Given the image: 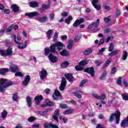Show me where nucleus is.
<instances>
[{"instance_id": "44", "label": "nucleus", "mask_w": 128, "mask_h": 128, "mask_svg": "<svg viewBox=\"0 0 128 128\" xmlns=\"http://www.w3.org/2000/svg\"><path fill=\"white\" fill-rule=\"evenodd\" d=\"M38 114H40V116H46V114L47 112L46 111L42 112V111H38L37 112Z\"/></svg>"}, {"instance_id": "19", "label": "nucleus", "mask_w": 128, "mask_h": 128, "mask_svg": "<svg viewBox=\"0 0 128 128\" xmlns=\"http://www.w3.org/2000/svg\"><path fill=\"white\" fill-rule=\"evenodd\" d=\"M8 72H10V69L8 68H3L0 69V74L2 76H6V74Z\"/></svg>"}, {"instance_id": "1", "label": "nucleus", "mask_w": 128, "mask_h": 128, "mask_svg": "<svg viewBox=\"0 0 128 128\" xmlns=\"http://www.w3.org/2000/svg\"><path fill=\"white\" fill-rule=\"evenodd\" d=\"M64 44L60 42L52 44L50 46V50L49 48H44L45 55L48 56L50 54V52H55L56 54H58V52L56 50V48H57L58 50L60 52L62 50V48H64Z\"/></svg>"}, {"instance_id": "13", "label": "nucleus", "mask_w": 128, "mask_h": 128, "mask_svg": "<svg viewBox=\"0 0 128 128\" xmlns=\"http://www.w3.org/2000/svg\"><path fill=\"white\" fill-rule=\"evenodd\" d=\"M40 14L38 12H28L25 14V16H29V18H32L33 16H38Z\"/></svg>"}, {"instance_id": "8", "label": "nucleus", "mask_w": 128, "mask_h": 128, "mask_svg": "<svg viewBox=\"0 0 128 128\" xmlns=\"http://www.w3.org/2000/svg\"><path fill=\"white\" fill-rule=\"evenodd\" d=\"M84 72L90 74L92 76H94V70L92 67L86 68L84 70Z\"/></svg>"}, {"instance_id": "41", "label": "nucleus", "mask_w": 128, "mask_h": 128, "mask_svg": "<svg viewBox=\"0 0 128 128\" xmlns=\"http://www.w3.org/2000/svg\"><path fill=\"white\" fill-rule=\"evenodd\" d=\"M110 62H112V58H110L105 62V64H104V67L106 68V66H108L110 64Z\"/></svg>"}, {"instance_id": "22", "label": "nucleus", "mask_w": 128, "mask_h": 128, "mask_svg": "<svg viewBox=\"0 0 128 128\" xmlns=\"http://www.w3.org/2000/svg\"><path fill=\"white\" fill-rule=\"evenodd\" d=\"M11 8H12L14 12H18V10H20V8H18V5H16V4H12L11 6Z\"/></svg>"}, {"instance_id": "23", "label": "nucleus", "mask_w": 128, "mask_h": 128, "mask_svg": "<svg viewBox=\"0 0 128 128\" xmlns=\"http://www.w3.org/2000/svg\"><path fill=\"white\" fill-rule=\"evenodd\" d=\"M46 38H48V40H50L52 38V30H49L47 31L46 33Z\"/></svg>"}, {"instance_id": "40", "label": "nucleus", "mask_w": 128, "mask_h": 128, "mask_svg": "<svg viewBox=\"0 0 128 128\" xmlns=\"http://www.w3.org/2000/svg\"><path fill=\"white\" fill-rule=\"evenodd\" d=\"M96 22H94L92 23V24H93L94 28H98V24H100V20H99V19H98Z\"/></svg>"}, {"instance_id": "52", "label": "nucleus", "mask_w": 128, "mask_h": 128, "mask_svg": "<svg viewBox=\"0 0 128 128\" xmlns=\"http://www.w3.org/2000/svg\"><path fill=\"white\" fill-rule=\"evenodd\" d=\"M74 94L78 98H82V94H78V92H74Z\"/></svg>"}, {"instance_id": "39", "label": "nucleus", "mask_w": 128, "mask_h": 128, "mask_svg": "<svg viewBox=\"0 0 128 128\" xmlns=\"http://www.w3.org/2000/svg\"><path fill=\"white\" fill-rule=\"evenodd\" d=\"M122 96L124 100H128V95L127 94L124 93L122 94Z\"/></svg>"}, {"instance_id": "48", "label": "nucleus", "mask_w": 128, "mask_h": 128, "mask_svg": "<svg viewBox=\"0 0 128 128\" xmlns=\"http://www.w3.org/2000/svg\"><path fill=\"white\" fill-rule=\"evenodd\" d=\"M35 120H36V118H34V116H31L28 119V120L30 122H34Z\"/></svg>"}, {"instance_id": "56", "label": "nucleus", "mask_w": 128, "mask_h": 128, "mask_svg": "<svg viewBox=\"0 0 128 128\" xmlns=\"http://www.w3.org/2000/svg\"><path fill=\"white\" fill-rule=\"evenodd\" d=\"M122 77L119 78L117 80V84H118V86H122Z\"/></svg>"}, {"instance_id": "63", "label": "nucleus", "mask_w": 128, "mask_h": 128, "mask_svg": "<svg viewBox=\"0 0 128 128\" xmlns=\"http://www.w3.org/2000/svg\"><path fill=\"white\" fill-rule=\"evenodd\" d=\"M12 28H14V26H10L8 29H6L7 32H10V31L12 30Z\"/></svg>"}, {"instance_id": "14", "label": "nucleus", "mask_w": 128, "mask_h": 128, "mask_svg": "<svg viewBox=\"0 0 128 128\" xmlns=\"http://www.w3.org/2000/svg\"><path fill=\"white\" fill-rule=\"evenodd\" d=\"M122 128H128V116L120 124Z\"/></svg>"}, {"instance_id": "29", "label": "nucleus", "mask_w": 128, "mask_h": 128, "mask_svg": "<svg viewBox=\"0 0 128 128\" xmlns=\"http://www.w3.org/2000/svg\"><path fill=\"white\" fill-rule=\"evenodd\" d=\"M68 66H70V63L68 61H65L61 64V66L64 68H68Z\"/></svg>"}, {"instance_id": "27", "label": "nucleus", "mask_w": 128, "mask_h": 128, "mask_svg": "<svg viewBox=\"0 0 128 128\" xmlns=\"http://www.w3.org/2000/svg\"><path fill=\"white\" fill-rule=\"evenodd\" d=\"M106 74L107 72L106 70H104L103 73L101 75L100 80H104V78H106Z\"/></svg>"}, {"instance_id": "46", "label": "nucleus", "mask_w": 128, "mask_h": 128, "mask_svg": "<svg viewBox=\"0 0 128 128\" xmlns=\"http://www.w3.org/2000/svg\"><path fill=\"white\" fill-rule=\"evenodd\" d=\"M56 14L54 13H51L50 16V20H54V16Z\"/></svg>"}, {"instance_id": "11", "label": "nucleus", "mask_w": 128, "mask_h": 128, "mask_svg": "<svg viewBox=\"0 0 128 128\" xmlns=\"http://www.w3.org/2000/svg\"><path fill=\"white\" fill-rule=\"evenodd\" d=\"M48 58L51 62L56 63L58 62V58L54 56L52 54L48 55Z\"/></svg>"}, {"instance_id": "12", "label": "nucleus", "mask_w": 128, "mask_h": 128, "mask_svg": "<svg viewBox=\"0 0 128 128\" xmlns=\"http://www.w3.org/2000/svg\"><path fill=\"white\" fill-rule=\"evenodd\" d=\"M42 96V95L38 96L34 98V100L36 102V106H38L40 104L41 100H43Z\"/></svg>"}, {"instance_id": "59", "label": "nucleus", "mask_w": 128, "mask_h": 128, "mask_svg": "<svg viewBox=\"0 0 128 128\" xmlns=\"http://www.w3.org/2000/svg\"><path fill=\"white\" fill-rule=\"evenodd\" d=\"M110 16H108L104 18V22H109L110 20Z\"/></svg>"}, {"instance_id": "58", "label": "nucleus", "mask_w": 128, "mask_h": 128, "mask_svg": "<svg viewBox=\"0 0 128 128\" xmlns=\"http://www.w3.org/2000/svg\"><path fill=\"white\" fill-rule=\"evenodd\" d=\"M104 50H106L105 48H102L100 50H99L98 54H102V52H104Z\"/></svg>"}, {"instance_id": "15", "label": "nucleus", "mask_w": 128, "mask_h": 128, "mask_svg": "<svg viewBox=\"0 0 128 128\" xmlns=\"http://www.w3.org/2000/svg\"><path fill=\"white\" fill-rule=\"evenodd\" d=\"M36 20H38V22H46L48 20V16H45L43 17H39L36 18Z\"/></svg>"}, {"instance_id": "37", "label": "nucleus", "mask_w": 128, "mask_h": 128, "mask_svg": "<svg viewBox=\"0 0 128 128\" xmlns=\"http://www.w3.org/2000/svg\"><path fill=\"white\" fill-rule=\"evenodd\" d=\"M72 20V16H69L65 20V22H66V24H70V22Z\"/></svg>"}, {"instance_id": "30", "label": "nucleus", "mask_w": 128, "mask_h": 128, "mask_svg": "<svg viewBox=\"0 0 128 128\" xmlns=\"http://www.w3.org/2000/svg\"><path fill=\"white\" fill-rule=\"evenodd\" d=\"M92 52V48H88L84 52V54H86V56H88V54H90Z\"/></svg>"}, {"instance_id": "50", "label": "nucleus", "mask_w": 128, "mask_h": 128, "mask_svg": "<svg viewBox=\"0 0 128 128\" xmlns=\"http://www.w3.org/2000/svg\"><path fill=\"white\" fill-rule=\"evenodd\" d=\"M116 68L113 67L111 70V74H114L116 72Z\"/></svg>"}, {"instance_id": "9", "label": "nucleus", "mask_w": 128, "mask_h": 128, "mask_svg": "<svg viewBox=\"0 0 128 128\" xmlns=\"http://www.w3.org/2000/svg\"><path fill=\"white\" fill-rule=\"evenodd\" d=\"M66 78H62L61 84L59 87L60 90L62 92L66 88Z\"/></svg>"}, {"instance_id": "6", "label": "nucleus", "mask_w": 128, "mask_h": 128, "mask_svg": "<svg viewBox=\"0 0 128 128\" xmlns=\"http://www.w3.org/2000/svg\"><path fill=\"white\" fill-rule=\"evenodd\" d=\"M16 44H18L17 48L19 50H24L28 46V40H26L24 42H18V43H16Z\"/></svg>"}, {"instance_id": "34", "label": "nucleus", "mask_w": 128, "mask_h": 128, "mask_svg": "<svg viewBox=\"0 0 128 128\" xmlns=\"http://www.w3.org/2000/svg\"><path fill=\"white\" fill-rule=\"evenodd\" d=\"M88 82V80H82L80 84V88H84V84H86V82Z\"/></svg>"}, {"instance_id": "21", "label": "nucleus", "mask_w": 128, "mask_h": 128, "mask_svg": "<svg viewBox=\"0 0 128 128\" xmlns=\"http://www.w3.org/2000/svg\"><path fill=\"white\" fill-rule=\"evenodd\" d=\"M30 6L31 8H38L40 6V4L36 2H30Z\"/></svg>"}, {"instance_id": "43", "label": "nucleus", "mask_w": 128, "mask_h": 128, "mask_svg": "<svg viewBox=\"0 0 128 128\" xmlns=\"http://www.w3.org/2000/svg\"><path fill=\"white\" fill-rule=\"evenodd\" d=\"M114 44H110L108 48V51L112 52L114 50Z\"/></svg>"}, {"instance_id": "17", "label": "nucleus", "mask_w": 128, "mask_h": 128, "mask_svg": "<svg viewBox=\"0 0 128 128\" xmlns=\"http://www.w3.org/2000/svg\"><path fill=\"white\" fill-rule=\"evenodd\" d=\"M60 114V110H56L54 112V115L52 116V118L55 120L56 122H58V116Z\"/></svg>"}, {"instance_id": "35", "label": "nucleus", "mask_w": 128, "mask_h": 128, "mask_svg": "<svg viewBox=\"0 0 128 128\" xmlns=\"http://www.w3.org/2000/svg\"><path fill=\"white\" fill-rule=\"evenodd\" d=\"M12 98L14 102H18V94L16 93L14 94H13Z\"/></svg>"}, {"instance_id": "62", "label": "nucleus", "mask_w": 128, "mask_h": 128, "mask_svg": "<svg viewBox=\"0 0 128 128\" xmlns=\"http://www.w3.org/2000/svg\"><path fill=\"white\" fill-rule=\"evenodd\" d=\"M60 106L62 108H68V106L66 104H60Z\"/></svg>"}, {"instance_id": "24", "label": "nucleus", "mask_w": 128, "mask_h": 128, "mask_svg": "<svg viewBox=\"0 0 128 128\" xmlns=\"http://www.w3.org/2000/svg\"><path fill=\"white\" fill-rule=\"evenodd\" d=\"M72 46H74V41H72V40H69L68 42L67 48H68V50H72Z\"/></svg>"}, {"instance_id": "26", "label": "nucleus", "mask_w": 128, "mask_h": 128, "mask_svg": "<svg viewBox=\"0 0 128 128\" xmlns=\"http://www.w3.org/2000/svg\"><path fill=\"white\" fill-rule=\"evenodd\" d=\"M74 112V109H68L63 112V114H72Z\"/></svg>"}, {"instance_id": "42", "label": "nucleus", "mask_w": 128, "mask_h": 128, "mask_svg": "<svg viewBox=\"0 0 128 128\" xmlns=\"http://www.w3.org/2000/svg\"><path fill=\"white\" fill-rule=\"evenodd\" d=\"M58 32H56L54 34V38H53L54 42H56V40H58Z\"/></svg>"}, {"instance_id": "49", "label": "nucleus", "mask_w": 128, "mask_h": 128, "mask_svg": "<svg viewBox=\"0 0 128 128\" xmlns=\"http://www.w3.org/2000/svg\"><path fill=\"white\" fill-rule=\"evenodd\" d=\"M52 124L44 123V128H52Z\"/></svg>"}, {"instance_id": "10", "label": "nucleus", "mask_w": 128, "mask_h": 128, "mask_svg": "<svg viewBox=\"0 0 128 128\" xmlns=\"http://www.w3.org/2000/svg\"><path fill=\"white\" fill-rule=\"evenodd\" d=\"M30 76L28 75L25 76V78L22 82V84L24 86H26L28 84H30Z\"/></svg>"}, {"instance_id": "16", "label": "nucleus", "mask_w": 128, "mask_h": 128, "mask_svg": "<svg viewBox=\"0 0 128 128\" xmlns=\"http://www.w3.org/2000/svg\"><path fill=\"white\" fill-rule=\"evenodd\" d=\"M60 96V92L58 90H55L54 94L52 95V98L54 100H58V96Z\"/></svg>"}, {"instance_id": "64", "label": "nucleus", "mask_w": 128, "mask_h": 128, "mask_svg": "<svg viewBox=\"0 0 128 128\" xmlns=\"http://www.w3.org/2000/svg\"><path fill=\"white\" fill-rule=\"evenodd\" d=\"M51 128H60L58 125H56L55 124H51Z\"/></svg>"}, {"instance_id": "25", "label": "nucleus", "mask_w": 128, "mask_h": 128, "mask_svg": "<svg viewBox=\"0 0 128 128\" xmlns=\"http://www.w3.org/2000/svg\"><path fill=\"white\" fill-rule=\"evenodd\" d=\"M26 100L28 106L30 108L32 106V98L30 96H28Z\"/></svg>"}, {"instance_id": "20", "label": "nucleus", "mask_w": 128, "mask_h": 128, "mask_svg": "<svg viewBox=\"0 0 128 128\" xmlns=\"http://www.w3.org/2000/svg\"><path fill=\"white\" fill-rule=\"evenodd\" d=\"M66 78H67L68 80L70 82H72L74 80V76L72 74H68L65 76Z\"/></svg>"}, {"instance_id": "51", "label": "nucleus", "mask_w": 128, "mask_h": 128, "mask_svg": "<svg viewBox=\"0 0 128 128\" xmlns=\"http://www.w3.org/2000/svg\"><path fill=\"white\" fill-rule=\"evenodd\" d=\"M75 69L76 70H84V67H82V66H76L75 67Z\"/></svg>"}, {"instance_id": "61", "label": "nucleus", "mask_w": 128, "mask_h": 128, "mask_svg": "<svg viewBox=\"0 0 128 128\" xmlns=\"http://www.w3.org/2000/svg\"><path fill=\"white\" fill-rule=\"evenodd\" d=\"M123 84H124V86H126V88L128 87V81H126V80H124L123 81Z\"/></svg>"}, {"instance_id": "32", "label": "nucleus", "mask_w": 128, "mask_h": 128, "mask_svg": "<svg viewBox=\"0 0 128 128\" xmlns=\"http://www.w3.org/2000/svg\"><path fill=\"white\" fill-rule=\"evenodd\" d=\"M2 118H6V116H8V112L6 110H4L1 114Z\"/></svg>"}, {"instance_id": "38", "label": "nucleus", "mask_w": 128, "mask_h": 128, "mask_svg": "<svg viewBox=\"0 0 128 128\" xmlns=\"http://www.w3.org/2000/svg\"><path fill=\"white\" fill-rule=\"evenodd\" d=\"M126 58H128V52H126V51H124L123 52L122 60H126Z\"/></svg>"}, {"instance_id": "47", "label": "nucleus", "mask_w": 128, "mask_h": 128, "mask_svg": "<svg viewBox=\"0 0 128 128\" xmlns=\"http://www.w3.org/2000/svg\"><path fill=\"white\" fill-rule=\"evenodd\" d=\"M11 38L14 39V42H15V44H18V42L16 40V34H13L11 36Z\"/></svg>"}, {"instance_id": "5", "label": "nucleus", "mask_w": 128, "mask_h": 128, "mask_svg": "<svg viewBox=\"0 0 128 128\" xmlns=\"http://www.w3.org/2000/svg\"><path fill=\"white\" fill-rule=\"evenodd\" d=\"M39 76L40 80H42L46 79V77L48 76V71H46V69H42L41 71H40Z\"/></svg>"}, {"instance_id": "54", "label": "nucleus", "mask_w": 128, "mask_h": 128, "mask_svg": "<svg viewBox=\"0 0 128 128\" xmlns=\"http://www.w3.org/2000/svg\"><path fill=\"white\" fill-rule=\"evenodd\" d=\"M47 106H52V105L54 104V102H52L51 101H46Z\"/></svg>"}, {"instance_id": "3", "label": "nucleus", "mask_w": 128, "mask_h": 128, "mask_svg": "<svg viewBox=\"0 0 128 128\" xmlns=\"http://www.w3.org/2000/svg\"><path fill=\"white\" fill-rule=\"evenodd\" d=\"M120 111H116L115 113L112 114L110 118V122L114 121V119L116 118V124H120Z\"/></svg>"}, {"instance_id": "55", "label": "nucleus", "mask_w": 128, "mask_h": 128, "mask_svg": "<svg viewBox=\"0 0 128 128\" xmlns=\"http://www.w3.org/2000/svg\"><path fill=\"white\" fill-rule=\"evenodd\" d=\"M4 12L5 14H10V9L6 8L4 10Z\"/></svg>"}, {"instance_id": "18", "label": "nucleus", "mask_w": 128, "mask_h": 128, "mask_svg": "<svg viewBox=\"0 0 128 128\" xmlns=\"http://www.w3.org/2000/svg\"><path fill=\"white\" fill-rule=\"evenodd\" d=\"M60 54L62 56H70V52L65 49L61 51Z\"/></svg>"}, {"instance_id": "4", "label": "nucleus", "mask_w": 128, "mask_h": 128, "mask_svg": "<svg viewBox=\"0 0 128 128\" xmlns=\"http://www.w3.org/2000/svg\"><path fill=\"white\" fill-rule=\"evenodd\" d=\"M12 48L8 47L6 50H0V54L2 56H12Z\"/></svg>"}, {"instance_id": "28", "label": "nucleus", "mask_w": 128, "mask_h": 128, "mask_svg": "<svg viewBox=\"0 0 128 128\" xmlns=\"http://www.w3.org/2000/svg\"><path fill=\"white\" fill-rule=\"evenodd\" d=\"M103 8H104V10H106L107 12H110V10H111L110 6L108 4H104Z\"/></svg>"}, {"instance_id": "31", "label": "nucleus", "mask_w": 128, "mask_h": 128, "mask_svg": "<svg viewBox=\"0 0 128 128\" xmlns=\"http://www.w3.org/2000/svg\"><path fill=\"white\" fill-rule=\"evenodd\" d=\"M88 62L87 60H82V61H80L78 64L79 66H86V64H88Z\"/></svg>"}, {"instance_id": "7", "label": "nucleus", "mask_w": 128, "mask_h": 128, "mask_svg": "<svg viewBox=\"0 0 128 128\" xmlns=\"http://www.w3.org/2000/svg\"><path fill=\"white\" fill-rule=\"evenodd\" d=\"M10 70L11 72L16 73L17 72H20L18 66L14 64H12L10 66Z\"/></svg>"}, {"instance_id": "36", "label": "nucleus", "mask_w": 128, "mask_h": 128, "mask_svg": "<svg viewBox=\"0 0 128 128\" xmlns=\"http://www.w3.org/2000/svg\"><path fill=\"white\" fill-rule=\"evenodd\" d=\"M24 76V73L20 72V71L16 72L15 74V76H20L21 78H22Z\"/></svg>"}, {"instance_id": "33", "label": "nucleus", "mask_w": 128, "mask_h": 128, "mask_svg": "<svg viewBox=\"0 0 128 128\" xmlns=\"http://www.w3.org/2000/svg\"><path fill=\"white\" fill-rule=\"evenodd\" d=\"M92 6L97 10H100L102 8V6L100 4H92Z\"/></svg>"}, {"instance_id": "2", "label": "nucleus", "mask_w": 128, "mask_h": 128, "mask_svg": "<svg viewBox=\"0 0 128 128\" xmlns=\"http://www.w3.org/2000/svg\"><path fill=\"white\" fill-rule=\"evenodd\" d=\"M14 82L8 80V79L1 78L0 79V92H4L6 89L9 86H12Z\"/></svg>"}, {"instance_id": "45", "label": "nucleus", "mask_w": 128, "mask_h": 128, "mask_svg": "<svg viewBox=\"0 0 128 128\" xmlns=\"http://www.w3.org/2000/svg\"><path fill=\"white\" fill-rule=\"evenodd\" d=\"M50 4L46 5V4H42V8L43 10H48V8H50Z\"/></svg>"}, {"instance_id": "60", "label": "nucleus", "mask_w": 128, "mask_h": 128, "mask_svg": "<svg viewBox=\"0 0 128 128\" xmlns=\"http://www.w3.org/2000/svg\"><path fill=\"white\" fill-rule=\"evenodd\" d=\"M106 94H102L100 96L99 100H105L106 99Z\"/></svg>"}, {"instance_id": "57", "label": "nucleus", "mask_w": 128, "mask_h": 128, "mask_svg": "<svg viewBox=\"0 0 128 128\" xmlns=\"http://www.w3.org/2000/svg\"><path fill=\"white\" fill-rule=\"evenodd\" d=\"M80 38H82L81 36H78L77 35L75 38H74V41L75 42H78V40H80Z\"/></svg>"}, {"instance_id": "53", "label": "nucleus", "mask_w": 128, "mask_h": 128, "mask_svg": "<svg viewBox=\"0 0 128 128\" xmlns=\"http://www.w3.org/2000/svg\"><path fill=\"white\" fill-rule=\"evenodd\" d=\"M80 23L78 22V20H76L75 22L73 24V26H74L75 28L78 27V26H79Z\"/></svg>"}]
</instances>
